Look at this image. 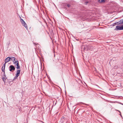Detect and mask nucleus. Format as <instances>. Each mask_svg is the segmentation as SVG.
Returning <instances> with one entry per match:
<instances>
[{"label": "nucleus", "mask_w": 123, "mask_h": 123, "mask_svg": "<svg viewBox=\"0 0 123 123\" xmlns=\"http://www.w3.org/2000/svg\"><path fill=\"white\" fill-rule=\"evenodd\" d=\"M15 69V68L13 66L11 65L9 66V70L10 71L13 72Z\"/></svg>", "instance_id": "obj_1"}, {"label": "nucleus", "mask_w": 123, "mask_h": 123, "mask_svg": "<svg viewBox=\"0 0 123 123\" xmlns=\"http://www.w3.org/2000/svg\"><path fill=\"white\" fill-rule=\"evenodd\" d=\"M122 30H123V28L122 27V26H120L119 25H117L116 26V28L115 29V30L117 31Z\"/></svg>", "instance_id": "obj_2"}, {"label": "nucleus", "mask_w": 123, "mask_h": 123, "mask_svg": "<svg viewBox=\"0 0 123 123\" xmlns=\"http://www.w3.org/2000/svg\"><path fill=\"white\" fill-rule=\"evenodd\" d=\"M92 47L91 45L85 46L84 47V49L86 50L90 49H92Z\"/></svg>", "instance_id": "obj_3"}, {"label": "nucleus", "mask_w": 123, "mask_h": 123, "mask_svg": "<svg viewBox=\"0 0 123 123\" xmlns=\"http://www.w3.org/2000/svg\"><path fill=\"white\" fill-rule=\"evenodd\" d=\"M20 72V70H18L17 71V73L16 74V76L14 77V79H16L19 75Z\"/></svg>", "instance_id": "obj_4"}, {"label": "nucleus", "mask_w": 123, "mask_h": 123, "mask_svg": "<svg viewBox=\"0 0 123 123\" xmlns=\"http://www.w3.org/2000/svg\"><path fill=\"white\" fill-rule=\"evenodd\" d=\"M10 61H11V57H7L5 60V63L4 64H6V63Z\"/></svg>", "instance_id": "obj_5"}, {"label": "nucleus", "mask_w": 123, "mask_h": 123, "mask_svg": "<svg viewBox=\"0 0 123 123\" xmlns=\"http://www.w3.org/2000/svg\"><path fill=\"white\" fill-rule=\"evenodd\" d=\"M15 66L17 69H19L20 68V67L19 65L18 62L15 65Z\"/></svg>", "instance_id": "obj_6"}, {"label": "nucleus", "mask_w": 123, "mask_h": 123, "mask_svg": "<svg viewBox=\"0 0 123 123\" xmlns=\"http://www.w3.org/2000/svg\"><path fill=\"white\" fill-rule=\"evenodd\" d=\"M5 65L6 64H4V65L1 68L2 70V71L4 72V73H5Z\"/></svg>", "instance_id": "obj_7"}, {"label": "nucleus", "mask_w": 123, "mask_h": 123, "mask_svg": "<svg viewBox=\"0 0 123 123\" xmlns=\"http://www.w3.org/2000/svg\"><path fill=\"white\" fill-rule=\"evenodd\" d=\"M16 58L14 57H11V61H12V62L16 60Z\"/></svg>", "instance_id": "obj_8"}, {"label": "nucleus", "mask_w": 123, "mask_h": 123, "mask_svg": "<svg viewBox=\"0 0 123 123\" xmlns=\"http://www.w3.org/2000/svg\"><path fill=\"white\" fill-rule=\"evenodd\" d=\"M20 21L21 23L22 24V25L25 23V22L24 21V20L22 19L21 18L20 19Z\"/></svg>", "instance_id": "obj_9"}, {"label": "nucleus", "mask_w": 123, "mask_h": 123, "mask_svg": "<svg viewBox=\"0 0 123 123\" xmlns=\"http://www.w3.org/2000/svg\"><path fill=\"white\" fill-rule=\"evenodd\" d=\"M123 23V19L120 20L119 21V24H122Z\"/></svg>", "instance_id": "obj_10"}, {"label": "nucleus", "mask_w": 123, "mask_h": 123, "mask_svg": "<svg viewBox=\"0 0 123 123\" xmlns=\"http://www.w3.org/2000/svg\"><path fill=\"white\" fill-rule=\"evenodd\" d=\"M23 25L25 27L26 29H28V28L27 26V25L25 23L24 24L22 25Z\"/></svg>", "instance_id": "obj_11"}, {"label": "nucleus", "mask_w": 123, "mask_h": 123, "mask_svg": "<svg viewBox=\"0 0 123 123\" xmlns=\"http://www.w3.org/2000/svg\"><path fill=\"white\" fill-rule=\"evenodd\" d=\"M18 62V61L17 60H16L15 61H13V63L14 64H16Z\"/></svg>", "instance_id": "obj_12"}, {"label": "nucleus", "mask_w": 123, "mask_h": 123, "mask_svg": "<svg viewBox=\"0 0 123 123\" xmlns=\"http://www.w3.org/2000/svg\"><path fill=\"white\" fill-rule=\"evenodd\" d=\"M98 1L99 2H105V0H98Z\"/></svg>", "instance_id": "obj_13"}, {"label": "nucleus", "mask_w": 123, "mask_h": 123, "mask_svg": "<svg viewBox=\"0 0 123 123\" xmlns=\"http://www.w3.org/2000/svg\"><path fill=\"white\" fill-rule=\"evenodd\" d=\"M2 80L3 81L5 82L6 80V78H5L3 77L2 78Z\"/></svg>", "instance_id": "obj_14"}, {"label": "nucleus", "mask_w": 123, "mask_h": 123, "mask_svg": "<svg viewBox=\"0 0 123 123\" xmlns=\"http://www.w3.org/2000/svg\"><path fill=\"white\" fill-rule=\"evenodd\" d=\"M119 24V22H117V23H114V24L116 25H119V24Z\"/></svg>", "instance_id": "obj_15"}, {"label": "nucleus", "mask_w": 123, "mask_h": 123, "mask_svg": "<svg viewBox=\"0 0 123 123\" xmlns=\"http://www.w3.org/2000/svg\"><path fill=\"white\" fill-rule=\"evenodd\" d=\"M67 6L68 7H70V5L69 4H68Z\"/></svg>", "instance_id": "obj_16"}, {"label": "nucleus", "mask_w": 123, "mask_h": 123, "mask_svg": "<svg viewBox=\"0 0 123 123\" xmlns=\"http://www.w3.org/2000/svg\"><path fill=\"white\" fill-rule=\"evenodd\" d=\"M88 3V2H86L85 3V5L87 4V3Z\"/></svg>", "instance_id": "obj_17"}, {"label": "nucleus", "mask_w": 123, "mask_h": 123, "mask_svg": "<svg viewBox=\"0 0 123 123\" xmlns=\"http://www.w3.org/2000/svg\"><path fill=\"white\" fill-rule=\"evenodd\" d=\"M117 110V111H118L120 113H121L119 111H118V110Z\"/></svg>", "instance_id": "obj_18"}, {"label": "nucleus", "mask_w": 123, "mask_h": 123, "mask_svg": "<svg viewBox=\"0 0 123 123\" xmlns=\"http://www.w3.org/2000/svg\"><path fill=\"white\" fill-rule=\"evenodd\" d=\"M115 24H114H114H113V26H114L115 25Z\"/></svg>", "instance_id": "obj_19"}, {"label": "nucleus", "mask_w": 123, "mask_h": 123, "mask_svg": "<svg viewBox=\"0 0 123 123\" xmlns=\"http://www.w3.org/2000/svg\"><path fill=\"white\" fill-rule=\"evenodd\" d=\"M122 26V27L123 28V25Z\"/></svg>", "instance_id": "obj_20"}, {"label": "nucleus", "mask_w": 123, "mask_h": 123, "mask_svg": "<svg viewBox=\"0 0 123 123\" xmlns=\"http://www.w3.org/2000/svg\"><path fill=\"white\" fill-rule=\"evenodd\" d=\"M111 102V103H113V102Z\"/></svg>", "instance_id": "obj_21"}]
</instances>
